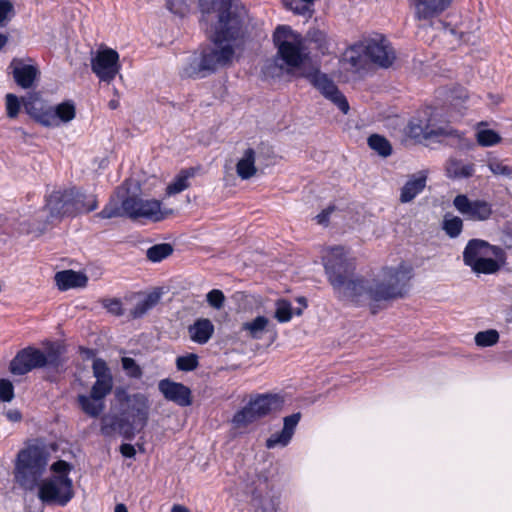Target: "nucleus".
Listing matches in <instances>:
<instances>
[{
  "label": "nucleus",
  "instance_id": "obj_63",
  "mask_svg": "<svg viewBox=\"0 0 512 512\" xmlns=\"http://www.w3.org/2000/svg\"><path fill=\"white\" fill-rule=\"evenodd\" d=\"M114 512H128V510L124 504L119 503L115 506Z\"/></svg>",
  "mask_w": 512,
  "mask_h": 512
},
{
  "label": "nucleus",
  "instance_id": "obj_18",
  "mask_svg": "<svg viewBox=\"0 0 512 512\" xmlns=\"http://www.w3.org/2000/svg\"><path fill=\"white\" fill-rule=\"evenodd\" d=\"M306 77L326 99L335 104L344 114L348 113L350 107L346 97L326 74L315 71Z\"/></svg>",
  "mask_w": 512,
  "mask_h": 512
},
{
  "label": "nucleus",
  "instance_id": "obj_56",
  "mask_svg": "<svg viewBox=\"0 0 512 512\" xmlns=\"http://www.w3.org/2000/svg\"><path fill=\"white\" fill-rule=\"evenodd\" d=\"M363 51L356 50L352 52V47L346 52L345 60L353 67L359 68L361 67V55Z\"/></svg>",
  "mask_w": 512,
  "mask_h": 512
},
{
  "label": "nucleus",
  "instance_id": "obj_44",
  "mask_svg": "<svg viewBox=\"0 0 512 512\" xmlns=\"http://www.w3.org/2000/svg\"><path fill=\"white\" fill-rule=\"evenodd\" d=\"M198 364V356L193 353L186 356H179L176 359V366L180 371H193L198 367Z\"/></svg>",
  "mask_w": 512,
  "mask_h": 512
},
{
  "label": "nucleus",
  "instance_id": "obj_3",
  "mask_svg": "<svg viewBox=\"0 0 512 512\" xmlns=\"http://www.w3.org/2000/svg\"><path fill=\"white\" fill-rule=\"evenodd\" d=\"M412 278V268L405 264L397 267H386L377 278L367 280L363 277L359 282L356 293L351 302L360 304L364 300L374 302L391 301L404 297L409 290Z\"/></svg>",
  "mask_w": 512,
  "mask_h": 512
},
{
  "label": "nucleus",
  "instance_id": "obj_10",
  "mask_svg": "<svg viewBox=\"0 0 512 512\" xmlns=\"http://www.w3.org/2000/svg\"><path fill=\"white\" fill-rule=\"evenodd\" d=\"M407 135L419 142L434 140L455 148H465L469 145L463 135L450 125L435 126L428 120L412 119L407 126Z\"/></svg>",
  "mask_w": 512,
  "mask_h": 512
},
{
  "label": "nucleus",
  "instance_id": "obj_4",
  "mask_svg": "<svg viewBox=\"0 0 512 512\" xmlns=\"http://www.w3.org/2000/svg\"><path fill=\"white\" fill-rule=\"evenodd\" d=\"M323 265L328 281L339 299L351 302L352 298L359 295L356 290L360 287L362 277L354 275V263L344 247L329 248L323 256Z\"/></svg>",
  "mask_w": 512,
  "mask_h": 512
},
{
  "label": "nucleus",
  "instance_id": "obj_33",
  "mask_svg": "<svg viewBox=\"0 0 512 512\" xmlns=\"http://www.w3.org/2000/svg\"><path fill=\"white\" fill-rule=\"evenodd\" d=\"M160 300V294L150 293L144 298L139 299L134 308L130 309L128 318L137 319L144 316L149 310H151Z\"/></svg>",
  "mask_w": 512,
  "mask_h": 512
},
{
  "label": "nucleus",
  "instance_id": "obj_5",
  "mask_svg": "<svg viewBox=\"0 0 512 512\" xmlns=\"http://www.w3.org/2000/svg\"><path fill=\"white\" fill-rule=\"evenodd\" d=\"M212 41L211 45L188 57L182 68V76L203 78L232 64L235 56L234 45L217 40L214 36Z\"/></svg>",
  "mask_w": 512,
  "mask_h": 512
},
{
  "label": "nucleus",
  "instance_id": "obj_46",
  "mask_svg": "<svg viewBox=\"0 0 512 512\" xmlns=\"http://www.w3.org/2000/svg\"><path fill=\"white\" fill-rule=\"evenodd\" d=\"M285 6L292 10L295 14L308 16L312 15L311 5L301 2V0H284Z\"/></svg>",
  "mask_w": 512,
  "mask_h": 512
},
{
  "label": "nucleus",
  "instance_id": "obj_45",
  "mask_svg": "<svg viewBox=\"0 0 512 512\" xmlns=\"http://www.w3.org/2000/svg\"><path fill=\"white\" fill-rule=\"evenodd\" d=\"M488 168L494 175H501L512 178V166L505 164L497 159H491L488 162Z\"/></svg>",
  "mask_w": 512,
  "mask_h": 512
},
{
  "label": "nucleus",
  "instance_id": "obj_7",
  "mask_svg": "<svg viewBox=\"0 0 512 512\" xmlns=\"http://www.w3.org/2000/svg\"><path fill=\"white\" fill-rule=\"evenodd\" d=\"M92 369L96 381L88 395H78L77 402L86 415L97 418L106 408L105 398L112 391L113 378L106 362L100 358L93 361Z\"/></svg>",
  "mask_w": 512,
  "mask_h": 512
},
{
  "label": "nucleus",
  "instance_id": "obj_62",
  "mask_svg": "<svg viewBox=\"0 0 512 512\" xmlns=\"http://www.w3.org/2000/svg\"><path fill=\"white\" fill-rule=\"evenodd\" d=\"M8 42V36L0 33V49H2Z\"/></svg>",
  "mask_w": 512,
  "mask_h": 512
},
{
  "label": "nucleus",
  "instance_id": "obj_39",
  "mask_svg": "<svg viewBox=\"0 0 512 512\" xmlns=\"http://www.w3.org/2000/svg\"><path fill=\"white\" fill-rule=\"evenodd\" d=\"M173 253V246L169 243L153 245L146 251V256L151 262H160Z\"/></svg>",
  "mask_w": 512,
  "mask_h": 512
},
{
  "label": "nucleus",
  "instance_id": "obj_59",
  "mask_svg": "<svg viewBox=\"0 0 512 512\" xmlns=\"http://www.w3.org/2000/svg\"><path fill=\"white\" fill-rule=\"evenodd\" d=\"M120 452L124 457L133 458L136 454V450L133 445L124 443L120 446Z\"/></svg>",
  "mask_w": 512,
  "mask_h": 512
},
{
  "label": "nucleus",
  "instance_id": "obj_14",
  "mask_svg": "<svg viewBox=\"0 0 512 512\" xmlns=\"http://www.w3.org/2000/svg\"><path fill=\"white\" fill-rule=\"evenodd\" d=\"M126 217L132 220L147 219L159 222L173 214L172 209L161 208V202L155 199H142L136 195L127 194L124 200Z\"/></svg>",
  "mask_w": 512,
  "mask_h": 512
},
{
  "label": "nucleus",
  "instance_id": "obj_35",
  "mask_svg": "<svg viewBox=\"0 0 512 512\" xmlns=\"http://www.w3.org/2000/svg\"><path fill=\"white\" fill-rule=\"evenodd\" d=\"M260 418L255 413V410L248 402L240 411L236 412L233 416L232 423L235 428H245L248 425L258 421Z\"/></svg>",
  "mask_w": 512,
  "mask_h": 512
},
{
  "label": "nucleus",
  "instance_id": "obj_27",
  "mask_svg": "<svg viewBox=\"0 0 512 512\" xmlns=\"http://www.w3.org/2000/svg\"><path fill=\"white\" fill-rule=\"evenodd\" d=\"M257 416L261 419L280 408L282 400L277 395L261 394L249 401Z\"/></svg>",
  "mask_w": 512,
  "mask_h": 512
},
{
  "label": "nucleus",
  "instance_id": "obj_13",
  "mask_svg": "<svg viewBox=\"0 0 512 512\" xmlns=\"http://www.w3.org/2000/svg\"><path fill=\"white\" fill-rule=\"evenodd\" d=\"M60 364L55 352L44 354L41 350L27 347L20 350L10 363V372L14 375H24L36 368L50 365L57 367Z\"/></svg>",
  "mask_w": 512,
  "mask_h": 512
},
{
  "label": "nucleus",
  "instance_id": "obj_38",
  "mask_svg": "<svg viewBox=\"0 0 512 512\" xmlns=\"http://www.w3.org/2000/svg\"><path fill=\"white\" fill-rule=\"evenodd\" d=\"M368 145L382 157H388L392 153V146L390 142L381 135L373 134L369 136Z\"/></svg>",
  "mask_w": 512,
  "mask_h": 512
},
{
  "label": "nucleus",
  "instance_id": "obj_11",
  "mask_svg": "<svg viewBox=\"0 0 512 512\" xmlns=\"http://www.w3.org/2000/svg\"><path fill=\"white\" fill-rule=\"evenodd\" d=\"M413 8L414 17L420 27H431L443 32L444 36L457 37V31L438 17L452 4V0H408Z\"/></svg>",
  "mask_w": 512,
  "mask_h": 512
},
{
  "label": "nucleus",
  "instance_id": "obj_26",
  "mask_svg": "<svg viewBox=\"0 0 512 512\" xmlns=\"http://www.w3.org/2000/svg\"><path fill=\"white\" fill-rule=\"evenodd\" d=\"M215 331L211 320L199 318L188 327L190 339L200 345L206 344L213 336Z\"/></svg>",
  "mask_w": 512,
  "mask_h": 512
},
{
  "label": "nucleus",
  "instance_id": "obj_47",
  "mask_svg": "<svg viewBox=\"0 0 512 512\" xmlns=\"http://www.w3.org/2000/svg\"><path fill=\"white\" fill-rule=\"evenodd\" d=\"M292 437L288 435V433L284 432L283 430L279 433L272 434L267 440H266V447L271 449L276 446L285 447L288 445Z\"/></svg>",
  "mask_w": 512,
  "mask_h": 512
},
{
  "label": "nucleus",
  "instance_id": "obj_55",
  "mask_svg": "<svg viewBox=\"0 0 512 512\" xmlns=\"http://www.w3.org/2000/svg\"><path fill=\"white\" fill-rule=\"evenodd\" d=\"M167 8L174 14L184 16L188 11V6L184 0H168Z\"/></svg>",
  "mask_w": 512,
  "mask_h": 512
},
{
  "label": "nucleus",
  "instance_id": "obj_49",
  "mask_svg": "<svg viewBox=\"0 0 512 512\" xmlns=\"http://www.w3.org/2000/svg\"><path fill=\"white\" fill-rule=\"evenodd\" d=\"M206 299L211 307L220 309L224 305L225 296L221 290L213 289L207 294Z\"/></svg>",
  "mask_w": 512,
  "mask_h": 512
},
{
  "label": "nucleus",
  "instance_id": "obj_34",
  "mask_svg": "<svg viewBox=\"0 0 512 512\" xmlns=\"http://www.w3.org/2000/svg\"><path fill=\"white\" fill-rule=\"evenodd\" d=\"M73 201L75 206V214L82 212H90L97 208V200L93 195H86L74 188Z\"/></svg>",
  "mask_w": 512,
  "mask_h": 512
},
{
  "label": "nucleus",
  "instance_id": "obj_32",
  "mask_svg": "<svg viewBox=\"0 0 512 512\" xmlns=\"http://www.w3.org/2000/svg\"><path fill=\"white\" fill-rule=\"evenodd\" d=\"M25 110L33 116L39 123L44 126L57 125L56 116L53 108L43 110V108H36L32 101H24Z\"/></svg>",
  "mask_w": 512,
  "mask_h": 512
},
{
  "label": "nucleus",
  "instance_id": "obj_43",
  "mask_svg": "<svg viewBox=\"0 0 512 512\" xmlns=\"http://www.w3.org/2000/svg\"><path fill=\"white\" fill-rule=\"evenodd\" d=\"M499 341V333L497 330L489 329L480 331L475 335V343L480 347H490Z\"/></svg>",
  "mask_w": 512,
  "mask_h": 512
},
{
  "label": "nucleus",
  "instance_id": "obj_25",
  "mask_svg": "<svg viewBox=\"0 0 512 512\" xmlns=\"http://www.w3.org/2000/svg\"><path fill=\"white\" fill-rule=\"evenodd\" d=\"M42 209L37 211L30 217L21 216L18 220V227L22 233L33 234L39 236L43 234L49 224H53L51 221H46V217L39 216Z\"/></svg>",
  "mask_w": 512,
  "mask_h": 512
},
{
  "label": "nucleus",
  "instance_id": "obj_37",
  "mask_svg": "<svg viewBox=\"0 0 512 512\" xmlns=\"http://www.w3.org/2000/svg\"><path fill=\"white\" fill-rule=\"evenodd\" d=\"M442 229L450 238H456L463 230V221L460 217L447 213L443 218Z\"/></svg>",
  "mask_w": 512,
  "mask_h": 512
},
{
  "label": "nucleus",
  "instance_id": "obj_61",
  "mask_svg": "<svg viewBox=\"0 0 512 512\" xmlns=\"http://www.w3.org/2000/svg\"><path fill=\"white\" fill-rule=\"evenodd\" d=\"M171 512H189V510L182 505H174Z\"/></svg>",
  "mask_w": 512,
  "mask_h": 512
},
{
  "label": "nucleus",
  "instance_id": "obj_31",
  "mask_svg": "<svg viewBox=\"0 0 512 512\" xmlns=\"http://www.w3.org/2000/svg\"><path fill=\"white\" fill-rule=\"evenodd\" d=\"M195 176V168L183 169L167 186L166 194L168 196L176 195L190 187V179Z\"/></svg>",
  "mask_w": 512,
  "mask_h": 512
},
{
  "label": "nucleus",
  "instance_id": "obj_6",
  "mask_svg": "<svg viewBox=\"0 0 512 512\" xmlns=\"http://www.w3.org/2000/svg\"><path fill=\"white\" fill-rule=\"evenodd\" d=\"M49 453L44 446L29 445L20 450L15 463V480L25 490L32 491L41 481L47 465Z\"/></svg>",
  "mask_w": 512,
  "mask_h": 512
},
{
  "label": "nucleus",
  "instance_id": "obj_20",
  "mask_svg": "<svg viewBox=\"0 0 512 512\" xmlns=\"http://www.w3.org/2000/svg\"><path fill=\"white\" fill-rule=\"evenodd\" d=\"M159 391L163 396L179 406H189L192 403L191 390L183 385L169 379H163L158 384Z\"/></svg>",
  "mask_w": 512,
  "mask_h": 512
},
{
  "label": "nucleus",
  "instance_id": "obj_42",
  "mask_svg": "<svg viewBox=\"0 0 512 512\" xmlns=\"http://www.w3.org/2000/svg\"><path fill=\"white\" fill-rule=\"evenodd\" d=\"M476 139L480 146L489 147L501 142V136L491 129L479 130L476 133Z\"/></svg>",
  "mask_w": 512,
  "mask_h": 512
},
{
  "label": "nucleus",
  "instance_id": "obj_16",
  "mask_svg": "<svg viewBox=\"0 0 512 512\" xmlns=\"http://www.w3.org/2000/svg\"><path fill=\"white\" fill-rule=\"evenodd\" d=\"M356 50L363 51V54L374 64L382 67H390L396 56L390 43L384 38H373L365 40L352 46V52Z\"/></svg>",
  "mask_w": 512,
  "mask_h": 512
},
{
  "label": "nucleus",
  "instance_id": "obj_58",
  "mask_svg": "<svg viewBox=\"0 0 512 512\" xmlns=\"http://www.w3.org/2000/svg\"><path fill=\"white\" fill-rule=\"evenodd\" d=\"M334 206H328L322 210L318 215L315 216V220L319 225L327 226L329 223V217L334 212Z\"/></svg>",
  "mask_w": 512,
  "mask_h": 512
},
{
  "label": "nucleus",
  "instance_id": "obj_60",
  "mask_svg": "<svg viewBox=\"0 0 512 512\" xmlns=\"http://www.w3.org/2000/svg\"><path fill=\"white\" fill-rule=\"evenodd\" d=\"M6 416L9 420L13 421V422H18L21 420V413L18 411V410H9L7 413H6Z\"/></svg>",
  "mask_w": 512,
  "mask_h": 512
},
{
  "label": "nucleus",
  "instance_id": "obj_19",
  "mask_svg": "<svg viewBox=\"0 0 512 512\" xmlns=\"http://www.w3.org/2000/svg\"><path fill=\"white\" fill-rule=\"evenodd\" d=\"M453 205L463 216L472 221H486L492 215L491 204L484 200H470L466 195H457Z\"/></svg>",
  "mask_w": 512,
  "mask_h": 512
},
{
  "label": "nucleus",
  "instance_id": "obj_17",
  "mask_svg": "<svg viewBox=\"0 0 512 512\" xmlns=\"http://www.w3.org/2000/svg\"><path fill=\"white\" fill-rule=\"evenodd\" d=\"M91 69L104 82H111L120 70L119 54L112 48L99 49L91 60Z\"/></svg>",
  "mask_w": 512,
  "mask_h": 512
},
{
  "label": "nucleus",
  "instance_id": "obj_29",
  "mask_svg": "<svg viewBox=\"0 0 512 512\" xmlns=\"http://www.w3.org/2000/svg\"><path fill=\"white\" fill-rule=\"evenodd\" d=\"M256 153L252 148L244 151L242 157L236 164V173L242 180H248L256 175L257 168L255 166Z\"/></svg>",
  "mask_w": 512,
  "mask_h": 512
},
{
  "label": "nucleus",
  "instance_id": "obj_12",
  "mask_svg": "<svg viewBox=\"0 0 512 512\" xmlns=\"http://www.w3.org/2000/svg\"><path fill=\"white\" fill-rule=\"evenodd\" d=\"M38 498L43 504L65 506L73 498V484L68 475H54L39 482Z\"/></svg>",
  "mask_w": 512,
  "mask_h": 512
},
{
  "label": "nucleus",
  "instance_id": "obj_52",
  "mask_svg": "<svg viewBox=\"0 0 512 512\" xmlns=\"http://www.w3.org/2000/svg\"><path fill=\"white\" fill-rule=\"evenodd\" d=\"M122 367L131 377L138 378L142 375L140 367L136 364L135 360L130 357L122 358Z\"/></svg>",
  "mask_w": 512,
  "mask_h": 512
},
{
  "label": "nucleus",
  "instance_id": "obj_64",
  "mask_svg": "<svg viewBox=\"0 0 512 512\" xmlns=\"http://www.w3.org/2000/svg\"><path fill=\"white\" fill-rule=\"evenodd\" d=\"M297 301L302 305L303 308L307 307V302H306V299L304 297H299L297 299Z\"/></svg>",
  "mask_w": 512,
  "mask_h": 512
},
{
  "label": "nucleus",
  "instance_id": "obj_9",
  "mask_svg": "<svg viewBox=\"0 0 512 512\" xmlns=\"http://www.w3.org/2000/svg\"><path fill=\"white\" fill-rule=\"evenodd\" d=\"M277 57L290 68H298L309 56V47L302 36L287 26H278L273 34Z\"/></svg>",
  "mask_w": 512,
  "mask_h": 512
},
{
  "label": "nucleus",
  "instance_id": "obj_50",
  "mask_svg": "<svg viewBox=\"0 0 512 512\" xmlns=\"http://www.w3.org/2000/svg\"><path fill=\"white\" fill-rule=\"evenodd\" d=\"M14 398V387L11 381L0 379V400L10 402Z\"/></svg>",
  "mask_w": 512,
  "mask_h": 512
},
{
  "label": "nucleus",
  "instance_id": "obj_41",
  "mask_svg": "<svg viewBox=\"0 0 512 512\" xmlns=\"http://www.w3.org/2000/svg\"><path fill=\"white\" fill-rule=\"evenodd\" d=\"M276 309L274 312L275 319L280 323L289 322L293 315L292 305L285 299H279L275 303Z\"/></svg>",
  "mask_w": 512,
  "mask_h": 512
},
{
  "label": "nucleus",
  "instance_id": "obj_51",
  "mask_svg": "<svg viewBox=\"0 0 512 512\" xmlns=\"http://www.w3.org/2000/svg\"><path fill=\"white\" fill-rule=\"evenodd\" d=\"M103 306L107 309V311L115 316H123L125 315V310L122 307V303L120 299H105L103 301Z\"/></svg>",
  "mask_w": 512,
  "mask_h": 512
},
{
  "label": "nucleus",
  "instance_id": "obj_28",
  "mask_svg": "<svg viewBox=\"0 0 512 512\" xmlns=\"http://www.w3.org/2000/svg\"><path fill=\"white\" fill-rule=\"evenodd\" d=\"M271 322L269 318L259 315L250 321L242 323L240 332H245L246 336L253 340L262 339L263 335L271 331Z\"/></svg>",
  "mask_w": 512,
  "mask_h": 512
},
{
  "label": "nucleus",
  "instance_id": "obj_36",
  "mask_svg": "<svg viewBox=\"0 0 512 512\" xmlns=\"http://www.w3.org/2000/svg\"><path fill=\"white\" fill-rule=\"evenodd\" d=\"M305 40V45L309 47V44H315V48L319 50L322 54H325L328 51V41L326 34L319 29H311L307 32L305 37H302Z\"/></svg>",
  "mask_w": 512,
  "mask_h": 512
},
{
  "label": "nucleus",
  "instance_id": "obj_1",
  "mask_svg": "<svg viewBox=\"0 0 512 512\" xmlns=\"http://www.w3.org/2000/svg\"><path fill=\"white\" fill-rule=\"evenodd\" d=\"M201 22L214 25L213 36L225 43L238 45L248 35L250 19L244 7L232 0H199Z\"/></svg>",
  "mask_w": 512,
  "mask_h": 512
},
{
  "label": "nucleus",
  "instance_id": "obj_48",
  "mask_svg": "<svg viewBox=\"0 0 512 512\" xmlns=\"http://www.w3.org/2000/svg\"><path fill=\"white\" fill-rule=\"evenodd\" d=\"M14 14L13 4L9 0H0V27H4Z\"/></svg>",
  "mask_w": 512,
  "mask_h": 512
},
{
  "label": "nucleus",
  "instance_id": "obj_2",
  "mask_svg": "<svg viewBox=\"0 0 512 512\" xmlns=\"http://www.w3.org/2000/svg\"><path fill=\"white\" fill-rule=\"evenodd\" d=\"M119 403L118 413H109L101 418V433L111 436L118 432L126 439H132L147 425L150 402L144 394H128L125 390L115 393Z\"/></svg>",
  "mask_w": 512,
  "mask_h": 512
},
{
  "label": "nucleus",
  "instance_id": "obj_15",
  "mask_svg": "<svg viewBox=\"0 0 512 512\" xmlns=\"http://www.w3.org/2000/svg\"><path fill=\"white\" fill-rule=\"evenodd\" d=\"M73 189H58L52 191L46 199L39 216L46 217V221L59 222L63 217L75 214Z\"/></svg>",
  "mask_w": 512,
  "mask_h": 512
},
{
  "label": "nucleus",
  "instance_id": "obj_57",
  "mask_svg": "<svg viewBox=\"0 0 512 512\" xmlns=\"http://www.w3.org/2000/svg\"><path fill=\"white\" fill-rule=\"evenodd\" d=\"M51 470L55 475H68L71 466L64 460H58L52 464Z\"/></svg>",
  "mask_w": 512,
  "mask_h": 512
},
{
  "label": "nucleus",
  "instance_id": "obj_24",
  "mask_svg": "<svg viewBox=\"0 0 512 512\" xmlns=\"http://www.w3.org/2000/svg\"><path fill=\"white\" fill-rule=\"evenodd\" d=\"M55 282L59 290L65 291L71 288H83L87 285L88 278L84 273L74 270H64L55 274Z\"/></svg>",
  "mask_w": 512,
  "mask_h": 512
},
{
  "label": "nucleus",
  "instance_id": "obj_40",
  "mask_svg": "<svg viewBox=\"0 0 512 512\" xmlns=\"http://www.w3.org/2000/svg\"><path fill=\"white\" fill-rule=\"evenodd\" d=\"M56 121L59 120L62 122H70L75 118L76 110L75 105L72 101H65L63 103L58 104L53 108Z\"/></svg>",
  "mask_w": 512,
  "mask_h": 512
},
{
  "label": "nucleus",
  "instance_id": "obj_22",
  "mask_svg": "<svg viewBox=\"0 0 512 512\" xmlns=\"http://www.w3.org/2000/svg\"><path fill=\"white\" fill-rule=\"evenodd\" d=\"M15 82L23 89L31 88L39 75V70L33 65L24 64L20 59H13L10 63Z\"/></svg>",
  "mask_w": 512,
  "mask_h": 512
},
{
  "label": "nucleus",
  "instance_id": "obj_30",
  "mask_svg": "<svg viewBox=\"0 0 512 512\" xmlns=\"http://www.w3.org/2000/svg\"><path fill=\"white\" fill-rule=\"evenodd\" d=\"M475 165L473 163H464L462 160L451 158L446 164V173L449 178L463 179L473 176Z\"/></svg>",
  "mask_w": 512,
  "mask_h": 512
},
{
  "label": "nucleus",
  "instance_id": "obj_54",
  "mask_svg": "<svg viewBox=\"0 0 512 512\" xmlns=\"http://www.w3.org/2000/svg\"><path fill=\"white\" fill-rule=\"evenodd\" d=\"M6 109L8 117L14 118L18 115L20 103L16 95L11 93L6 95Z\"/></svg>",
  "mask_w": 512,
  "mask_h": 512
},
{
  "label": "nucleus",
  "instance_id": "obj_53",
  "mask_svg": "<svg viewBox=\"0 0 512 512\" xmlns=\"http://www.w3.org/2000/svg\"><path fill=\"white\" fill-rule=\"evenodd\" d=\"M301 419V413L297 412L290 416H287L283 420V431L288 433L290 437L293 436L294 430Z\"/></svg>",
  "mask_w": 512,
  "mask_h": 512
},
{
  "label": "nucleus",
  "instance_id": "obj_23",
  "mask_svg": "<svg viewBox=\"0 0 512 512\" xmlns=\"http://www.w3.org/2000/svg\"><path fill=\"white\" fill-rule=\"evenodd\" d=\"M426 182L424 172L411 175L400 190L399 201L403 204L412 202L424 190Z\"/></svg>",
  "mask_w": 512,
  "mask_h": 512
},
{
  "label": "nucleus",
  "instance_id": "obj_8",
  "mask_svg": "<svg viewBox=\"0 0 512 512\" xmlns=\"http://www.w3.org/2000/svg\"><path fill=\"white\" fill-rule=\"evenodd\" d=\"M503 250L482 239H471L463 251V262L479 274H494L499 271Z\"/></svg>",
  "mask_w": 512,
  "mask_h": 512
},
{
  "label": "nucleus",
  "instance_id": "obj_21",
  "mask_svg": "<svg viewBox=\"0 0 512 512\" xmlns=\"http://www.w3.org/2000/svg\"><path fill=\"white\" fill-rule=\"evenodd\" d=\"M128 194V181L117 188L107 205L96 215L102 219L126 216L124 200Z\"/></svg>",
  "mask_w": 512,
  "mask_h": 512
}]
</instances>
